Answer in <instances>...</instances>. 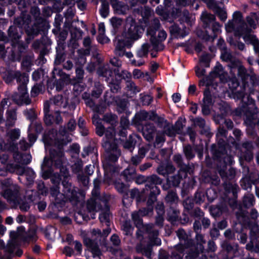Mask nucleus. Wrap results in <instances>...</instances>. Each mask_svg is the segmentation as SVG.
Masks as SVG:
<instances>
[{
  "mask_svg": "<svg viewBox=\"0 0 259 259\" xmlns=\"http://www.w3.org/2000/svg\"><path fill=\"white\" fill-rule=\"evenodd\" d=\"M225 27L227 32H231L234 31L237 35H244V40L252 44L255 51L259 52V41L254 35L250 33L251 29L244 22L242 14L240 12L237 11L234 13L233 19L226 24Z\"/></svg>",
  "mask_w": 259,
  "mask_h": 259,
  "instance_id": "f257e3e1",
  "label": "nucleus"
},
{
  "mask_svg": "<svg viewBox=\"0 0 259 259\" xmlns=\"http://www.w3.org/2000/svg\"><path fill=\"white\" fill-rule=\"evenodd\" d=\"M237 75L242 80L243 84V90H248L249 92V95L247 96L248 101L245 107H250V106L252 105V104L253 102L251 97V94L254 91L253 87L259 84V78L253 73H248L247 70L243 65L239 67L237 70Z\"/></svg>",
  "mask_w": 259,
  "mask_h": 259,
  "instance_id": "f03ea898",
  "label": "nucleus"
},
{
  "mask_svg": "<svg viewBox=\"0 0 259 259\" xmlns=\"http://www.w3.org/2000/svg\"><path fill=\"white\" fill-rule=\"evenodd\" d=\"M142 217L138 211H134L132 214V220L138 228H143L147 234H148L149 239L153 242L154 244L160 245L161 240L158 238L159 232L154 229V225L153 224L143 225Z\"/></svg>",
  "mask_w": 259,
  "mask_h": 259,
  "instance_id": "7ed1b4c3",
  "label": "nucleus"
},
{
  "mask_svg": "<svg viewBox=\"0 0 259 259\" xmlns=\"http://www.w3.org/2000/svg\"><path fill=\"white\" fill-rule=\"evenodd\" d=\"M152 114L150 120L155 122L158 127L162 128V130H164L168 137L175 136L176 133H179V131L183 128L181 122L177 123L174 126L164 118L159 116L154 111H152Z\"/></svg>",
  "mask_w": 259,
  "mask_h": 259,
  "instance_id": "20e7f679",
  "label": "nucleus"
},
{
  "mask_svg": "<svg viewBox=\"0 0 259 259\" xmlns=\"http://www.w3.org/2000/svg\"><path fill=\"white\" fill-rule=\"evenodd\" d=\"M142 182L145 183V188L142 192L148 194L149 192L152 194H158L159 190L157 185L162 184L163 180L157 175L153 174L146 178H142Z\"/></svg>",
  "mask_w": 259,
  "mask_h": 259,
  "instance_id": "39448f33",
  "label": "nucleus"
},
{
  "mask_svg": "<svg viewBox=\"0 0 259 259\" xmlns=\"http://www.w3.org/2000/svg\"><path fill=\"white\" fill-rule=\"evenodd\" d=\"M28 81H25L18 85V92L15 93L12 98L18 105H28L31 102L27 93V84Z\"/></svg>",
  "mask_w": 259,
  "mask_h": 259,
  "instance_id": "423d86ee",
  "label": "nucleus"
},
{
  "mask_svg": "<svg viewBox=\"0 0 259 259\" xmlns=\"http://www.w3.org/2000/svg\"><path fill=\"white\" fill-rule=\"evenodd\" d=\"M18 233L16 232H11L10 233L11 239L8 242L7 245L5 246V243L2 240L0 239V249H5V251L9 254H11L14 252V250L17 249L15 254L20 256L22 254V250L18 248Z\"/></svg>",
  "mask_w": 259,
  "mask_h": 259,
  "instance_id": "0eeeda50",
  "label": "nucleus"
},
{
  "mask_svg": "<svg viewBox=\"0 0 259 259\" xmlns=\"http://www.w3.org/2000/svg\"><path fill=\"white\" fill-rule=\"evenodd\" d=\"M108 199L102 197H96L95 199L89 200L87 203V208L89 212L105 211L108 210Z\"/></svg>",
  "mask_w": 259,
  "mask_h": 259,
  "instance_id": "6e6552de",
  "label": "nucleus"
},
{
  "mask_svg": "<svg viewBox=\"0 0 259 259\" xmlns=\"http://www.w3.org/2000/svg\"><path fill=\"white\" fill-rule=\"evenodd\" d=\"M251 108V107L248 106L243 107L236 110L235 114L238 116L243 115L245 122L247 125L251 127L256 126L259 130V119L256 120L255 118V115L250 110Z\"/></svg>",
  "mask_w": 259,
  "mask_h": 259,
  "instance_id": "1a4fd4ad",
  "label": "nucleus"
},
{
  "mask_svg": "<svg viewBox=\"0 0 259 259\" xmlns=\"http://www.w3.org/2000/svg\"><path fill=\"white\" fill-rule=\"evenodd\" d=\"M44 112L45 114L44 121L48 126L52 125L54 123L57 124H61L63 119L60 115V112L57 110L55 112L54 115L50 113V108L48 103H44Z\"/></svg>",
  "mask_w": 259,
  "mask_h": 259,
  "instance_id": "9d476101",
  "label": "nucleus"
},
{
  "mask_svg": "<svg viewBox=\"0 0 259 259\" xmlns=\"http://www.w3.org/2000/svg\"><path fill=\"white\" fill-rule=\"evenodd\" d=\"M3 79L7 83H10L16 79L18 85L29 80L28 76L26 73L12 70L6 72Z\"/></svg>",
  "mask_w": 259,
  "mask_h": 259,
  "instance_id": "9b49d317",
  "label": "nucleus"
},
{
  "mask_svg": "<svg viewBox=\"0 0 259 259\" xmlns=\"http://www.w3.org/2000/svg\"><path fill=\"white\" fill-rule=\"evenodd\" d=\"M20 187L14 186L12 188L5 189L1 192V195L4 197L7 201L14 204H16L17 202H19L21 198V194L20 192Z\"/></svg>",
  "mask_w": 259,
  "mask_h": 259,
  "instance_id": "f8f14e48",
  "label": "nucleus"
},
{
  "mask_svg": "<svg viewBox=\"0 0 259 259\" xmlns=\"http://www.w3.org/2000/svg\"><path fill=\"white\" fill-rule=\"evenodd\" d=\"M103 146L107 152L108 160L112 162L116 161L121 155V151L117 148L116 144L105 141Z\"/></svg>",
  "mask_w": 259,
  "mask_h": 259,
  "instance_id": "ddd939ff",
  "label": "nucleus"
},
{
  "mask_svg": "<svg viewBox=\"0 0 259 259\" xmlns=\"http://www.w3.org/2000/svg\"><path fill=\"white\" fill-rule=\"evenodd\" d=\"M149 35L151 36L150 41L153 49L157 51L162 50L164 49V45L161 42L166 38V32L163 30H161L158 32L157 35L154 34V32Z\"/></svg>",
  "mask_w": 259,
  "mask_h": 259,
  "instance_id": "4468645a",
  "label": "nucleus"
},
{
  "mask_svg": "<svg viewBox=\"0 0 259 259\" xmlns=\"http://www.w3.org/2000/svg\"><path fill=\"white\" fill-rule=\"evenodd\" d=\"M239 85V82L235 76L231 78L228 81V85L229 88L232 91L234 98L237 99H241L243 102L246 103L244 98L245 95L247 94V90H244L243 86L240 90L236 91Z\"/></svg>",
  "mask_w": 259,
  "mask_h": 259,
  "instance_id": "2eb2a0df",
  "label": "nucleus"
},
{
  "mask_svg": "<svg viewBox=\"0 0 259 259\" xmlns=\"http://www.w3.org/2000/svg\"><path fill=\"white\" fill-rule=\"evenodd\" d=\"M183 151L186 159L189 161L194 158L195 152L198 154V156L201 159L203 156V148L202 146L196 145L193 147L191 145L187 144L183 147Z\"/></svg>",
  "mask_w": 259,
  "mask_h": 259,
  "instance_id": "dca6fc26",
  "label": "nucleus"
},
{
  "mask_svg": "<svg viewBox=\"0 0 259 259\" xmlns=\"http://www.w3.org/2000/svg\"><path fill=\"white\" fill-rule=\"evenodd\" d=\"M62 185L64 188V195L73 204H76L78 201V197L74 187L66 180L63 181Z\"/></svg>",
  "mask_w": 259,
  "mask_h": 259,
  "instance_id": "f3484780",
  "label": "nucleus"
},
{
  "mask_svg": "<svg viewBox=\"0 0 259 259\" xmlns=\"http://www.w3.org/2000/svg\"><path fill=\"white\" fill-rule=\"evenodd\" d=\"M172 160L179 168V172H183L186 174L188 173L190 174L193 172L192 167L189 163L185 164L184 163L183 157L181 154L178 153L175 154L172 157Z\"/></svg>",
  "mask_w": 259,
  "mask_h": 259,
  "instance_id": "a211bd4d",
  "label": "nucleus"
},
{
  "mask_svg": "<svg viewBox=\"0 0 259 259\" xmlns=\"http://www.w3.org/2000/svg\"><path fill=\"white\" fill-rule=\"evenodd\" d=\"M176 233L180 241V243L176 245L177 250L182 251L184 248H188L191 245V240L188 239L183 229H179L176 231Z\"/></svg>",
  "mask_w": 259,
  "mask_h": 259,
  "instance_id": "6ab92c4d",
  "label": "nucleus"
},
{
  "mask_svg": "<svg viewBox=\"0 0 259 259\" xmlns=\"http://www.w3.org/2000/svg\"><path fill=\"white\" fill-rule=\"evenodd\" d=\"M83 242L86 246L91 249L92 252L91 255L88 256V259H100L101 252L97 243L89 238H84Z\"/></svg>",
  "mask_w": 259,
  "mask_h": 259,
  "instance_id": "aec40b11",
  "label": "nucleus"
},
{
  "mask_svg": "<svg viewBox=\"0 0 259 259\" xmlns=\"http://www.w3.org/2000/svg\"><path fill=\"white\" fill-rule=\"evenodd\" d=\"M176 170L175 165L171 162L160 164L156 168V172L160 175L168 178L169 175L173 174Z\"/></svg>",
  "mask_w": 259,
  "mask_h": 259,
  "instance_id": "412c9836",
  "label": "nucleus"
},
{
  "mask_svg": "<svg viewBox=\"0 0 259 259\" xmlns=\"http://www.w3.org/2000/svg\"><path fill=\"white\" fill-rule=\"evenodd\" d=\"M13 158L15 162L21 165H26L30 162L31 155L28 154H21L16 147L13 148Z\"/></svg>",
  "mask_w": 259,
  "mask_h": 259,
  "instance_id": "4be33fe9",
  "label": "nucleus"
},
{
  "mask_svg": "<svg viewBox=\"0 0 259 259\" xmlns=\"http://www.w3.org/2000/svg\"><path fill=\"white\" fill-rule=\"evenodd\" d=\"M156 132V127L152 123L147 122L143 126V136L149 142H151L153 140Z\"/></svg>",
  "mask_w": 259,
  "mask_h": 259,
  "instance_id": "5701e85b",
  "label": "nucleus"
},
{
  "mask_svg": "<svg viewBox=\"0 0 259 259\" xmlns=\"http://www.w3.org/2000/svg\"><path fill=\"white\" fill-rule=\"evenodd\" d=\"M135 40L128 37L127 40H118L115 47V54L118 56H123L125 53V47L130 48Z\"/></svg>",
  "mask_w": 259,
  "mask_h": 259,
  "instance_id": "b1692460",
  "label": "nucleus"
},
{
  "mask_svg": "<svg viewBox=\"0 0 259 259\" xmlns=\"http://www.w3.org/2000/svg\"><path fill=\"white\" fill-rule=\"evenodd\" d=\"M49 105V108L51 106H55V108H65L68 105V101L61 95H58L51 98L49 101H45Z\"/></svg>",
  "mask_w": 259,
  "mask_h": 259,
  "instance_id": "393cba45",
  "label": "nucleus"
},
{
  "mask_svg": "<svg viewBox=\"0 0 259 259\" xmlns=\"http://www.w3.org/2000/svg\"><path fill=\"white\" fill-rule=\"evenodd\" d=\"M50 154L51 162L54 163L56 168H58L63 165L62 158L64 154L62 151L60 150L56 151L54 149H51Z\"/></svg>",
  "mask_w": 259,
  "mask_h": 259,
  "instance_id": "a878e982",
  "label": "nucleus"
},
{
  "mask_svg": "<svg viewBox=\"0 0 259 259\" xmlns=\"http://www.w3.org/2000/svg\"><path fill=\"white\" fill-rule=\"evenodd\" d=\"M125 22L126 26H130L128 29V37L134 40L138 39L140 36L137 33V28L135 19L133 17L129 16L126 18Z\"/></svg>",
  "mask_w": 259,
  "mask_h": 259,
  "instance_id": "bb28decb",
  "label": "nucleus"
},
{
  "mask_svg": "<svg viewBox=\"0 0 259 259\" xmlns=\"http://www.w3.org/2000/svg\"><path fill=\"white\" fill-rule=\"evenodd\" d=\"M169 32L171 35L177 38L183 37L188 33L187 28L181 25L174 24L169 27Z\"/></svg>",
  "mask_w": 259,
  "mask_h": 259,
  "instance_id": "cd10ccee",
  "label": "nucleus"
},
{
  "mask_svg": "<svg viewBox=\"0 0 259 259\" xmlns=\"http://www.w3.org/2000/svg\"><path fill=\"white\" fill-rule=\"evenodd\" d=\"M46 23L34 22L31 28L26 30V33L29 39H33L41 31H42L45 27Z\"/></svg>",
  "mask_w": 259,
  "mask_h": 259,
  "instance_id": "c85d7f7f",
  "label": "nucleus"
},
{
  "mask_svg": "<svg viewBox=\"0 0 259 259\" xmlns=\"http://www.w3.org/2000/svg\"><path fill=\"white\" fill-rule=\"evenodd\" d=\"M22 31L20 28L18 29L16 26H11L8 30V40L13 42H18L21 37Z\"/></svg>",
  "mask_w": 259,
  "mask_h": 259,
  "instance_id": "c756f323",
  "label": "nucleus"
},
{
  "mask_svg": "<svg viewBox=\"0 0 259 259\" xmlns=\"http://www.w3.org/2000/svg\"><path fill=\"white\" fill-rule=\"evenodd\" d=\"M98 75L108 80L112 76L113 72L108 64H100L97 70Z\"/></svg>",
  "mask_w": 259,
  "mask_h": 259,
  "instance_id": "7c9ffc66",
  "label": "nucleus"
},
{
  "mask_svg": "<svg viewBox=\"0 0 259 259\" xmlns=\"http://www.w3.org/2000/svg\"><path fill=\"white\" fill-rule=\"evenodd\" d=\"M150 243L147 244L146 245H144L142 243L138 244L136 247V250L137 252L141 253L147 257L150 258L151 252L152 250V246L156 245L154 244L149 239Z\"/></svg>",
  "mask_w": 259,
  "mask_h": 259,
  "instance_id": "2f4dec72",
  "label": "nucleus"
},
{
  "mask_svg": "<svg viewBox=\"0 0 259 259\" xmlns=\"http://www.w3.org/2000/svg\"><path fill=\"white\" fill-rule=\"evenodd\" d=\"M217 91H212V88H210L209 83H206V88L203 92V103L206 104H212V96L215 97Z\"/></svg>",
  "mask_w": 259,
  "mask_h": 259,
  "instance_id": "473e14b6",
  "label": "nucleus"
},
{
  "mask_svg": "<svg viewBox=\"0 0 259 259\" xmlns=\"http://www.w3.org/2000/svg\"><path fill=\"white\" fill-rule=\"evenodd\" d=\"M202 22V26L204 28L209 27L210 25L216 20L215 16L207 12H203L200 17Z\"/></svg>",
  "mask_w": 259,
  "mask_h": 259,
  "instance_id": "72a5a7b5",
  "label": "nucleus"
},
{
  "mask_svg": "<svg viewBox=\"0 0 259 259\" xmlns=\"http://www.w3.org/2000/svg\"><path fill=\"white\" fill-rule=\"evenodd\" d=\"M17 120V112L16 109L8 110L6 112V125L7 127H12L14 125Z\"/></svg>",
  "mask_w": 259,
  "mask_h": 259,
  "instance_id": "f704fd0d",
  "label": "nucleus"
},
{
  "mask_svg": "<svg viewBox=\"0 0 259 259\" xmlns=\"http://www.w3.org/2000/svg\"><path fill=\"white\" fill-rule=\"evenodd\" d=\"M7 171L11 173H16L18 175L24 174L25 169V167L20 164L8 163L6 166Z\"/></svg>",
  "mask_w": 259,
  "mask_h": 259,
  "instance_id": "c9c22d12",
  "label": "nucleus"
},
{
  "mask_svg": "<svg viewBox=\"0 0 259 259\" xmlns=\"http://www.w3.org/2000/svg\"><path fill=\"white\" fill-rule=\"evenodd\" d=\"M30 13L34 19V22L46 23V20L40 14L39 9L37 7H32L30 10Z\"/></svg>",
  "mask_w": 259,
  "mask_h": 259,
  "instance_id": "e433bc0d",
  "label": "nucleus"
},
{
  "mask_svg": "<svg viewBox=\"0 0 259 259\" xmlns=\"http://www.w3.org/2000/svg\"><path fill=\"white\" fill-rule=\"evenodd\" d=\"M31 22L30 16L28 14H22L14 20V23L22 28L24 25H28Z\"/></svg>",
  "mask_w": 259,
  "mask_h": 259,
  "instance_id": "4c0bfd02",
  "label": "nucleus"
},
{
  "mask_svg": "<svg viewBox=\"0 0 259 259\" xmlns=\"http://www.w3.org/2000/svg\"><path fill=\"white\" fill-rule=\"evenodd\" d=\"M111 4L113 8L118 14H125L126 11L128 10L127 6L122 5L116 0H112Z\"/></svg>",
  "mask_w": 259,
  "mask_h": 259,
  "instance_id": "58836bf2",
  "label": "nucleus"
},
{
  "mask_svg": "<svg viewBox=\"0 0 259 259\" xmlns=\"http://www.w3.org/2000/svg\"><path fill=\"white\" fill-rule=\"evenodd\" d=\"M243 172L245 174V176L242 178L241 180V186L244 189H247L250 188L251 187L252 182L250 181L249 178L247 177L246 174L249 172V167L248 166H243Z\"/></svg>",
  "mask_w": 259,
  "mask_h": 259,
  "instance_id": "ea45409f",
  "label": "nucleus"
},
{
  "mask_svg": "<svg viewBox=\"0 0 259 259\" xmlns=\"http://www.w3.org/2000/svg\"><path fill=\"white\" fill-rule=\"evenodd\" d=\"M220 176L224 180H231L235 176V171L232 168L229 169L227 171L224 168L219 171Z\"/></svg>",
  "mask_w": 259,
  "mask_h": 259,
  "instance_id": "a19ab883",
  "label": "nucleus"
},
{
  "mask_svg": "<svg viewBox=\"0 0 259 259\" xmlns=\"http://www.w3.org/2000/svg\"><path fill=\"white\" fill-rule=\"evenodd\" d=\"M181 172H179V170H178L177 174L170 177L166 178V180L169 183L174 187H177L179 185L182 179V176H181Z\"/></svg>",
  "mask_w": 259,
  "mask_h": 259,
  "instance_id": "79ce46f5",
  "label": "nucleus"
},
{
  "mask_svg": "<svg viewBox=\"0 0 259 259\" xmlns=\"http://www.w3.org/2000/svg\"><path fill=\"white\" fill-rule=\"evenodd\" d=\"M225 142L223 140L221 141V140H220L218 142L219 147H218V146L215 144L212 145L211 149L213 154H214L217 157H220V153L223 152L225 150Z\"/></svg>",
  "mask_w": 259,
  "mask_h": 259,
  "instance_id": "37998d69",
  "label": "nucleus"
},
{
  "mask_svg": "<svg viewBox=\"0 0 259 259\" xmlns=\"http://www.w3.org/2000/svg\"><path fill=\"white\" fill-rule=\"evenodd\" d=\"M102 120L110 124L111 126H115L117 123V116L111 113H106L103 116Z\"/></svg>",
  "mask_w": 259,
  "mask_h": 259,
  "instance_id": "c03bdc74",
  "label": "nucleus"
},
{
  "mask_svg": "<svg viewBox=\"0 0 259 259\" xmlns=\"http://www.w3.org/2000/svg\"><path fill=\"white\" fill-rule=\"evenodd\" d=\"M155 135V139L154 142L155 147L165 142L166 140L165 136H167V134L164 132V130L157 131Z\"/></svg>",
  "mask_w": 259,
  "mask_h": 259,
  "instance_id": "a18cd8bd",
  "label": "nucleus"
},
{
  "mask_svg": "<svg viewBox=\"0 0 259 259\" xmlns=\"http://www.w3.org/2000/svg\"><path fill=\"white\" fill-rule=\"evenodd\" d=\"M57 131L54 129L50 130L47 134L44 135V141L46 143L49 145H51L54 142V141L56 140L57 136Z\"/></svg>",
  "mask_w": 259,
  "mask_h": 259,
  "instance_id": "49530a36",
  "label": "nucleus"
},
{
  "mask_svg": "<svg viewBox=\"0 0 259 259\" xmlns=\"http://www.w3.org/2000/svg\"><path fill=\"white\" fill-rule=\"evenodd\" d=\"M222 246L224 250L228 253H235L238 250V245L236 244H231L227 241H224Z\"/></svg>",
  "mask_w": 259,
  "mask_h": 259,
  "instance_id": "de8ad7c7",
  "label": "nucleus"
},
{
  "mask_svg": "<svg viewBox=\"0 0 259 259\" xmlns=\"http://www.w3.org/2000/svg\"><path fill=\"white\" fill-rule=\"evenodd\" d=\"M59 135L62 136L61 139V144H66L70 142L72 140L71 135L69 134L66 130L65 127L61 126L59 130Z\"/></svg>",
  "mask_w": 259,
  "mask_h": 259,
  "instance_id": "09e8293b",
  "label": "nucleus"
},
{
  "mask_svg": "<svg viewBox=\"0 0 259 259\" xmlns=\"http://www.w3.org/2000/svg\"><path fill=\"white\" fill-rule=\"evenodd\" d=\"M121 141H122V145L123 148L132 152L135 147L136 142L132 136H130L126 141H124V139L121 140Z\"/></svg>",
  "mask_w": 259,
  "mask_h": 259,
  "instance_id": "8fccbe9b",
  "label": "nucleus"
},
{
  "mask_svg": "<svg viewBox=\"0 0 259 259\" xmlns=\"http://www.w3.org/2000/svg\"><path fill=\"white\" fill-rule=\"evenodd\" d=\"M211 29L213 32V35H208L205 39L206 40H209L210 38L213 39L217 36L218 33L221 32V28L222 25L216 20L212 24Z\"/></svg>",
  "mask_w": 259,
  "mask_h": 259,
  "instance_id": "3c124183",
  "label": "nucleus"
},
{
  "mask_svg": "<svg viewBox=\"0 0 259 259\" xmlns=\"http://www.w3.org/2000/svg\"><path fill=\"white\" fill-rule=\"evenodd\" d=\"M152 111H153L148 112L144 110L140 111L136 114V119L138 121H143L147 119L150 120V117L152 114Z\"/></svg>",
  "mask_w": 259,
  "mask_h": 259,
  "instance_id": "603ef678",
  "label": "nucleus"
},
{
  "mask_svg": "<svg viewBox=\"0 0 259 259\" xmlns=\"http://www.w3.org/2000/svg\"><path fill=\"white\" fill-rule=\"evenodd\" d=\"M134 12L140 14L143 18H148L151 15V11L148 7H139L134 9Z\"/></svg>",
  "mask_w": 259,
  "mask_h": 259,
  "instance_id": "864d4df0",
  "label": "nucleus"
},
{
  "mask_svg": "<svg viewBox=\"0 0 259 259\" xmlns=\"http://www.w3.org/2000/svg\"><path fill=\"white\" fill-rule=\"evenodd\" d=\"M126 88L128 92H130L131 97L134 96L135 95L140 91V89L136 85V84L131 80H127L126 83Z\"/></svg>",
  "mask_w": 259,
  "mask_h": 259,
  "instance_id": "5fc2aeb1",
  "label": "nucleus"
},
{
  "mask_svg": "<svg viewBox=\"0 0 259 259\" xmlns=\"http://www.w3.org/2000/svg\"><path fill=\"white\" fill-rule=\"evenodd\" d=\"M122 176L126 181H131L136 176V170L134 167H128L122 172Z\"/></svg>",
  "mask_w": 259,
  "mask_h": 259,
  "instance_id": "6e6d98bb",
  "label": "nucleus"
},
{
  "mask_svg": "<svg viewBox=\"0 0 259 259\" xmlns=\"http://www.w3.org/2000/svg\"><path fill=\"white\" fill-rule=\"evenodd\" d=\"M160 27L159 20L157 18L153 19L150 23V26L147 30L148 34H152L155 30H157Z\"/></svg>",
  "mask_w": 259,
  "mask_h": 259,
  "instance_id": "4d7b16f0",
  "label": "nucleus"
},
{
  "mask_svg": "<svg viewBox=\"0 0 259 259\" xmlns=\"http://www.w3.org/2000/svg\"><path fill=\"white\" fill-rule=\"evenodd\" d=\"M224 187L227 191L232 192L233 195H235L237 192V185L228 181V180H225Z\"/></svg>",
  "mask_w": 259,
  "mask_h": 259,
  "instance_id": "13d9d810",
  "label": "nucleus"
},
{
  "mask_svg": "<svg viewBox=\"0 0 259 259\" xmlns=\"http://www.w3.org/2000/svg\"><path fill=\"white\" fill-rule=\"evenodd\" d=\"M246 21L250 28L255 29L258 22L257 16L255 13L251 14L246 17Z\"/></svg>",
  "mask_w": 259,
  "mask_h": 259,
  "instance_id": "bf43d9fd",
  "label": "nucleus"
},
{
  "mask_svg": "<svg viewBox=\"0 0 259 259\" xmlns=\"http://www.w3.org/2000/svg\"><path fill=\"white\" fill-rule=\"evenodd\" d=\"M115 134L114 126H111L107 128L105 132V137L107 139L106 141L115 143L114 141H113L114 140Z\"/></svg>",
  "mask_w": 259,
  "mask_h": 259,
  "instance_id": "052dcab7",
  "label": "nucleus"
},
{
  "mask_svg": "<svg viewBox=\"0 0 259 259\" xmlns=\"http://www.w3.org/2000/svg\"><path fill=\"white\" fill-rule=\"evenodd\" d=\"M179 211L173 207H170L167 212L168 220L171 222H175L178 219Z\"/></svg>",
  "mask_w": 259,
  "mask_h": 259,
  "instance_id": "680f3d73",
  "label": "nucleus"
},
{
  "mask_svg": "<svg viewBox=\"0 0 259 259\" xmlns=\"http://www.w3.org/2000/svg\"><path fill=\"white\" fill-rule=\"evenodd\" d=\"M165 201L170 203H176L178 201V197L176 193L172 190L168 192L165 197Z\"/></svg>",
  "mask_w": 259,
  "mask_h": 259,
  "instance_id": "e2e57ef3",
  "label": "nucleus"
},
{
  "mask_svg": "<svg viewBox=\"0 0 259 259\" xmlns=\"http://www.w3.org/2000/svg\"><path fill=\"white\" fill-rule=\"evenodd\" d=\"M254 197L253 194H249L245 195L243 198V204L246 207H249L253 205Z\"/></svg>",
  "mask_w": 259,
  "mask_h": 259,
  "instance_id": "0e129e2a",
  "label": "nucleus"
},
{
  "mask_svg": "<svg viewBox=\"0 0 259 259\" xmlns=\"http://www.w3.org/2000/svg\"><path fill=\"white\" fill-rule=\"evenodd\" d=\"M214 13L219 17L222 21L225 22L226 20L227 13L225 8L219 7Z\"/></svg>",
  "mask_w": 259,
  "mask_h": 259,
  "instance_id": "69168bd1",
  "label": "nucleus"
},
{
  "mask_svg": "<svg viewBox=\"0 0 259 259\" xmlns=\"http://www.w3.org/2000/svg\"><path fill=\"white\" fill-rule=\"evenodd\" d=\"M224 70L221 65L216 66L213 70L210 73L209 77L214 78L217 76H222L224 75Z\"/></svg>",
  "mask_w": 259,
  "mask_h": 259,
  "instance_id": "338daca9",
  "label": "nucleus"
},
{
  "mask_svg": "<svg viewBox=\"0 0 259 259\" xmlns=\"http://www.w3.org/2000/svg\"><path fill=\"white\" fill-rule=\"evenodd\" d=\"M150 48L151 45L149 44H143L138 52V56L140 57L146 56Z\"/></svg>",
  "mask_w": 259,
  "mask_h": 259,
  "instance_id": "774afa93",
  "label": "nucleus"
}]
</instances>
